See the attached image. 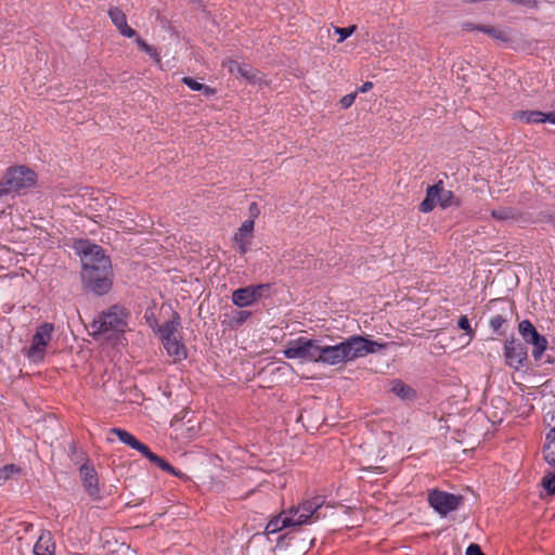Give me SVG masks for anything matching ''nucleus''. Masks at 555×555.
<instances>
[{
	"label": "nucleus",
	"mask_w": 555,
	"mask_h": 555,
	"mask_svg": "<svg viewBox=\"0 0 555 555\" xmlns=\"http://www.w3.org/2000/svg\"><path fill=\"white\" fill-rule=\"evenodd\" d=\"M385 348L386 344L371 340L361 335H352L331 346H322L315 339L301 336L288 341L283 353L287 359L334 366L352 362L358 358H363Z\"/></svg>",
	"instance_id": "obj_1"
},
{
	"label": "nucleus",
	"mask_w": 555,
	"mask_h": 555,
	"mask_svg": "<svg viewBox=\"0 0 555 555\" xmlns=\"http://www.w3.org/2000/svg\"><path fill=\"white\" fill-rule=\"evenodd\" d=\"M74 248L81 260V280L85 288L96 295L107 294L113 284L109 257L105 255L101 246L88 240L75 242Z\"/></svg>",
	"instance_id": "obj_2"
},
{
	"label": "nucleus",
	"mask_w": 555,
	"mask_h": 555,
	"mask_svg": "<svg viewBox=\"0 0 555 555\" xmlns=\"http://www.w3.org/2000/svg\"><path fill=\"white\" fill-rule=\"evenodd\" d=\"M324 505L323 496H314L301 502L298 506L289 508L273 517L266 526L267 534H274L287 527H297L311 524L321 518V508Z\"/></svg>",
	"instance_id": "obj_3"
},
{
	"label": "nucleus",
	"mask_w": 555,
	"mask_h": 555,
	"mask_svg": "<svg viewBox=\"0 0 555 555\" xmlns=\"http://www.w3.org/2000/svg\"><path fill=\"white\" fill-rule=\"evenodd\" d=\"M128 326V313L120 306H113L95 319L92 324L94 336L111 338L116 334L124 333Z\"/></svg>",
	"instance_id": "obj_4"
},
{
	"label": "nucleus",
	"mask_w": 555,
	"mask_h": 555,
	"mask_svg": "<svg viewBox=\"0 0 555 555\" xmlns=\"http://www.w3.org/2000/svg\"><path fill=\"white\" fill-rule=\"evenodd\" d=\"M35 182L36 173L33 170L24 166L10 168L0 182V197L31 188Z\"/></svg>",
	"instance_id": "obj_5"
},
{
	"label": "nucleus",
	"mask_w": 555,
	"mask_h": 555,
	"mask_svg": "<svg viewBox=\"0 0 555 555\" xmlns=\"http://www.w3.org/2000/svg\"><path fill=\"white\" fill-rule=\"evenodd\" d=\"M436 205H439L443 209L460 205L459 198L455 197L452 191L443 188L442 181L427 189L426 197L421 203L420 210L427 214L430 212Z\"/></svg>",
	"instance_id": "obj_6"
},
{
	"label": "nucleus",
	"mask_w": 555,
	"mask_h": 555,
	"mask_svg": "<svg viewBox=\"0 0 555 555\" xmlns=\"http://www.w3.org/2000/svg\"><path fill=\"white\" fill-rule=\"evenodd\" d=\"M518 332L525 343L532 346V357L539 360L547 348V339L538 333L529 320H522L518 324Z\"/></svg>",
	"instance_id": "obj_7"
},
{
	"label": "nucleus",
	"mask_w": 555,
	"mask_h": 555,
	"mask_svg": "<svg viewBox=\"0 0 555 555\" xmlns=\"http://www.w3.org/2000/svg\"><path fill=\"white\" fill-rule=\"evenodd\" d=\"M53 330L54 327L51 323H43L37 328L35 335L33 336L30 347L26 352V356L29 360L39 362L43 359L46 347L52 338Z\"/></svg>",
	"instance_id": "obj_8"
},
{
	"label": "nucleus",
	"mask_w": 555,
	"mask_h": 555,
	"mask_svg": "<svg viewBox=\"0 0 555 555\" xmlns=\"http://www.w3.org/2000/svg\"><path fill=\"white\" fill-rule=\"evenodd\" d=\"M461 496L440 490H431L428 493L429 505L441 516L457 509L461 503Z\"/></svg>",
	"instance_id": "obj_9"
},
{
	"label": "nucleus",
	"mask_w": 555,
	"mask_h": 555,
	"mask_svg": "<svg viewBox=\"0 0 555 555\" xmlns=\"http://www.w3.org/2000/svg\"><path fill=\"white\" fill-rule=\"evenodd\" d=\"M270 288L269 284L249 285L241 287L232 293V302L238 308L249 307L258 301L263 292Z\"/></svg>",
	"instance_id": "obj_10"
},
{
	"label": "nucleus",
	"mask_w": 555,
	"mask_h": 555,
	"mask_svg": "<svg viewBox=\"0 0 555 555\" xmlns=\"http://www.w3.org/2000/svg\"><path fill=\"white\" fill-rule=\"evenodd\" d=\"M79 475L82 481V486L93 501L101 500V490L99 487V478L94 467L89 463H85L79 468Z\"/></svg>",
	"instance_id": "obj_11"
},
{
	"label": "nucleus",
	"mask_w": 555,
	"mask_h": 555,
	"mask_svg": "<svg viewBox=\"0 0 555 555\" xmlns=\"http://www.w3.org/2000/svg\"><path fill=\"white\" fill-rule=\"evenodd\" d=\"M527 347L512 338L505 343L504 346V357L506 360V363L514 369H519L524 365L525 361L527 360Z\"/></svg>",
	"instance_id": "obj_12"
},
{
	"label": "nucleus",
	"mask_w": 555,
	"mask_h": 555,
	"mask_svg": "<svg viewBox=\"0 0 555 555\" xmlns=\"http://www.w3.org/2000/svg\"><path fill=\"white\" fill-rule=\"evenodd\" d=\"M254 225V220H245L234 235V242L241 255H245L249 250Z\"/></svg>",
	"instance_id": "obj_13"
},
{
	"label": "nucleus",
	"mask_w": 555,
	"mask_h": 555,
	"mask_svg": "<svg viewBox=\"0 0 555 555\" xmlns=\"http://www.w3.org/2000/svg\"><path fill=\"white\" fill-rule=\"evenodd\" d=\"M152 328L157 332L159 338L163 341L180 336L179 330L181 327L180 318L177 313H173L172 319L165 322L162 325L154 326Z\"/></svg>",
	"instance_id": "obj_14"
},
{
	"label": "nucleus",
	"mask_w": 555,
	"mask_h": 555,
	"mask_svg": "<svg viewBox=\"0 0 555 555\" xmlns=\"http://www.w3.org/2000/svg\"><path fill=\"white\" fill-rule=\"evenodd\" d=\"M167 354L172 358L173 362L182 361L186 358L188 351L181 340V336L167 339L162 343Z\"/></svg>",
	"instance_id": "obj_15"
},
{
	"label": "nucleus",
	"mask_w": 555,
	"mask_h": 555,
	"mask_svg": "<svg viewBox=\"0 0 555 555\" xmlns=\"http://www.w3.org/2000/svg\"><path fill=\"white\" fill-rule=\"evenodd\" d=\"M108 16L122 36L128 38L135 36V31L128 26L126 15L120 9L116 7L111 8L108 11Z\"/></svg>",
	"instance_id": "obj_16"
},
{
	"label": "nucleus",
	"mask_w": 555,
	"mask_h": 555,
	"mask_svg": "<svg viewBox=\"0 0 555 555\" xmlns=\"http://www.w3.org/2000/svg\"><path fill=\"white\" fill-rule=\"evenodd\" d=\"M34 553L36 555H54L55 543L50 532L46 531L40 534L34 546Z\"/></svg>",
	"instance_id": "obj_17"
},
{
	"label": "nucleus",
	"mask_w": 555,
	"mask_h": 555,
	"mask_svg": "<svg viewBox=\"0 0 555 555\" xmlns=\"http://www.w3.org/2000/svg\"><path fill=\"white\" fill-rule=\"evenodd\" d=\"M112 434L116 435L118 439L129 446L130 448L139 451L142 455L147 451V446L139 441L132 434L121 428H113Z\"/></svg>",
	"instance_id": "obj_18"
},
{
	"label": "nucleus",
	"mask_w": 555,
	"mask_h": 555,
	"mask_svg": "<svg viewBox=\"0 0 555 555\" xmlns=\"http://www.w3.org/2000/svg\"><path fill=\"white\" fill-rule=\"evenodd\" d=\"M464 29L468 31L479 30L503 42H508L511 40V35L507 30L499 29L492 26H478L467 23L464 25Z\"/></svg>",
	"instance_id": "obj_19"
},
{
	"label": "nucleus",
	"mask_w": 555,
	"mask_h": 555,
	"mask_svg": "<svg viewBox=\"0 0 555 555\" xmlns=\"http://www.w3.org/2000/svg\"><path fill=\"white\" fill-rule=\"evenodd\" d=\"M249 311L245 310H233L230 313L224 314L223 320L221 321L222 326L227 328H237L243 325L247 319L250 317Z\"/></svg>",
	"instance_id": "obj_20"
},
{
	"label": "nucleus",
	"mask_w": 555,
	"mask_h": 555,
	"mask_svg": "<svg viewBox=\"0 0 555 555\" xmlns=\"http://www.w3.org/2000/svg\"><path fill=\"white\" fill-rule=\"evenodd\" d=\"M391 392L403 401H412L416 398V393L412 387L404 384L401 379H393L390 383Z\"/></svg>",
	"instance_id": "obj_21"
},
{
	"label": "nucleus",
	"mask_w": 555,
	"mask_h": 555,
	"mask_svg": "<svg viewBox=\"0 0 555 555\" xmlns=\"http://www.w3.org/2000/svg\"><path fill=\"white\" fill-rule=\"evenodd\" d=\"M543 456L548 465L555 466V427L545 437Z\"/></svg>",
	"instance_id": "obj_22"
},
{
	"label": "nucleus",
	"mask_w": 555,
	"mask_h": 555,
	"mask_svg": "<svg viewBox=\"0 0 555 555\" xmlns=\"http://www.w3.org/2000/svg\"><path fill=\"white\" fill-rule=\"evenodd\" d=\"M143 456H145L147 460H150L152 463H154L156 466L162 468L163 470L173 475L181 477L182 473L177 470L173 466H171L167 461H165L163 457L158 456L157 454L153 453L150 448H147V451L143 453Z\"/></svg>",
	"instance_id": "obj_23"
},
{
	"label": "nucleus",
	"mask_w": 555,
	"mask_h": 555,
	"mask_svg": "<svg viewBox=\"0 0 555 555\" xmlns=\"http://www.w3.org/2000/svg\"><path fill=\"white\" fill-rule=\"evenodd\" d=\"M544 112L541 111H517L514 118L524 124H542Z\"/></svg>",
	"instance_id": "obj_24"
},
{
	"label": "nucleus",
	"mask_w": 555,
	"mask_h": 555,
	"mask_svg": "<svg viewBox=\"0 0 555 555\" xmlns=\"http://www.w3.org/2000/svg\"><path fill=\"white\" fill-rule=\"evenodd\" d=\"M237 76L246 79L251 83H260L261 78L258 77V72L247 64H241Z\"/></svg>",
	"instance_id": "obj_25"
},
{
	"label": "nucleus",
	"mask_w": 555,
	"mask_h": 555,
	"mask_svg": "<svg viewBox=\"0 0 555 555\" xmlns=\"http://www.w3.org/2000/svg\"><path fill=\"white\" fill-rule=\"evenodd\" d=\"M491 217L499 221H508L516 218V211L513 208L502 207L491 210Z\"/></svg>",
	"instance_id": "obj_26"
},
{
	"label": "nucleus",
	"mask_w": 555,
	"mask_h": 555,
	"mask_svg": "<svg viewBox=\"0 0 555 555\" xmlns=\"http://www.w3.org/2000/svg\"><path fill=\"white\" fill-rule=\"evenodd\" d=\"M182 82L186 85L191 90L203 91L205 94H211L214 91L208 86H205L191 77H183Z\"/></svg>",
	"instance_id": "obj_27"
},
{
	"label": "nucleus",
	"mask_w": 555,
	"mask_h": 555,
	"mask_svg": "<svg viewBox=\"0 0 555 555\" xmlns=\"http://www.w3.org/2000/svg\"><path fill=\"white\" fill-rule=\"evenodd\" d=\"M138 47L144 51L146 54H149L156 63H159L160 62V57H159V54L157 53V51L152 47L150 46L149 43H146L143 39L141 38H137L135 40Z\"/></svg>",
	"instance_id": "obj_28"
},
{
	"label": "nucleus",
	"mask_w": 555,
	"mask_h": 555,
	"mask_svg": "<svg viewBox=\"0 0 555 555\" xmlns=\"http://www.w3.org/2000/svg\"><path fill=\"white\" fill-rule=\"evenodd\" d=\"M20 473V467L14 464L4 465L0 467V485L11 478L13 475Z\"/></svg>",
	"instance_id": "obj_29"
},
{
	"label": "nucleus",
	"mask_w": 555,
	"mask_h": 555,
	"mask_svg": "<svg viewBox=\"0 0 555 555\" xmlns=\"http://www.w3.org/2000/svg\"><path fill=\"white\" fill-rule=\"evenodd\" d=\"M542 486L548 493L555 494V470L545 474L542 479Z\"/></svg>",
	"instance_id": "obj_30"
},
{
	"label": "nucleus",
	"mask_w": 555,
	"mask_h": 555,
	"mask_svg": "<svg viewBox=\"0 0 555 555\" xmlns=\"http://www.w3.org/2000/svg\"><path fill=\"white\" fill-rule=\"evenodd\" d=\"M356 28V25H351L349 27H335V33L339 35L338 42H343L350 37L354 33Z\"/></svg>",
	"instance_id": "obj_31"
},
{
	"label": "nucleus",
	"mask_w": 555,
	"mask_h": 555,
	"mask_svg": "<svg viewBox=\"0 0 555 555\" xmlns=\"http://www.w3.org/2000/svg\"><path fill=\"white\" fill-rule=\"evenodd\" d=\"M457 326L463 330L466 335H468L470 338L474 336V331L470 326L469 320L466 315L460 317L457 321Z\"/></svg>",
	"instance_id": "obj_32"
},
{
	"label": "nucleus",
	"mask_w": 555,
	"mask_h": 555,
	"mask_svg": "<svg viewBox=\"0 0 555 555\" xmlns=\"http://www.w3.org/2000/svg\"><path fill=\"white\" fill-rule=\"evenodd\" d=\"M505 322H506V320L502 315L496 314L491 318L489 325L493 332L498 333L502 328V326L505 324Z\"/></svg>",
	"instance_id": "obj_33"
},
{
	"label": "nucleus",
	"mask_w": 555,
	"mask_h": 555,
	"mask_svg": "<svg viewBox=\"0 0 555 555\" xmlns=\"http://www.w3.org/2000/svg\"><path fill=\"white\" fill-rule=\"evenodd\" d=\"M222 66L231 74L237 75L241 64L234 60H227L222 63Z\"/></svg>",
	"instance_id": "obj_34"
},
{
	"label": "nucleus",
	"mask_w": 555,
	"mask_h": 555,
	"mask_svg": "<svg viewBox=\"0 0 555 555\" xmlns=\"http://www.w3.org/2000/svg\"><path fill=\"white\" fill-rule=\"evenodd\" d=\"M356 96H357V92H353V93H349V94H346L345 96H343L340 99V105L343 108H348L350 107L354 100H356Z\"/></svg>",
	"instance_id": "obj_35"
},
{
	"label": "nucleus",
	"mask_w": 555,
	"mask_h": 555,
	"mask_svg": "<svg viewBox=\"0 0 555 555\" xmlns=\"http://www.w3.org/2000/svg\"><path fill=\"white\" fill-rule=\"evenodd\" d=\"M466 555H485L477 544H470L466 548Z\"/></svg>",
	"instance_id": "obj_36"
},
{
	"label": "nucleus",
	"mask_w": 555,
	"mask_h": 555,
	"mask_svg": "<svg viewBox=\"0 0 555 555\" xmlns=\"http://www.w3.org/2000/svg\"><path fill=\"white\" fill-rule=\"evenodd\" d=\"M543 122H550L555 125V109L548 113H544Z\"/></svg>",
	"instance_id": "obj_37"
},
{
	"label": "nucleus",
	"mask_w": 555,
	"mask_h": 555,
	"mask_svg": "<svg viewBox=\"0 0 555 555\" xmlns=\"http://www.w3.org/2000/svg\"><path fill=\"white\" fill-rule=\"evenodd\" d=\"M372 88H373V83L371 81H366L356 92L364 93V92L370 91Z\"/></svg>",
	"instance_id": "obj_38"
}]
</instances>
